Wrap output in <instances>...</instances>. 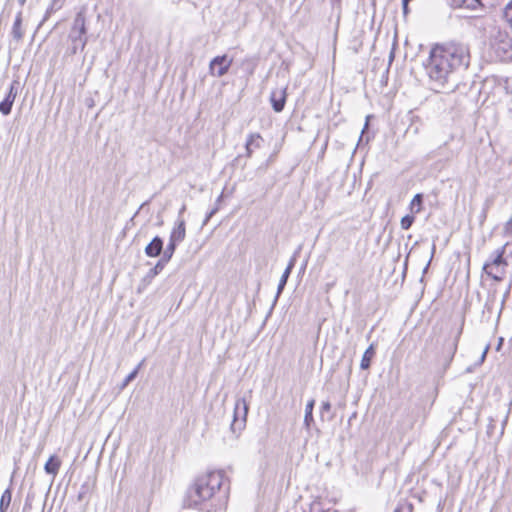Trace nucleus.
<instances>
[{
    "label": "nucleus",
    "mask_w": 512,
    "mask_h": 512,
    "mask_svg": "<svg viewBox=\"0 0 512 512\" xmlns=\"http://www.w3.org/2000/svg\"><path fill=\"white\" fill-rule=\"evenodd\" d=\"M470 62L469 49L463 44L436 45L425 64L431 89L436 92H452L459 83L460 74Z\"/></svg>",
    "instance_id": "f257e3e1"
},
{
    "label": "nucleus",
    "mask_w": 512,
    "mask_h": 512,
    "mask_svg": "<svg viewBox=\"0 0 512 512\" xmlns=\"http://www.w3.org/2000/svg\"><path fill=\"white\" fill-rule=\"evenodd\" d=\"M229 482L223 471H212L195 479L187 490L189 505L198 506L205 501L212 499L216 494L227 498Z\"/></svg>",
    "instance_id": "f03ea898"
},
{
    "label": "nucleus",
    "mask_w": 512,
    "mask_h": 512,
    "mask_svg": "<svg viewBox=\"0 0 512 512\" xmlns=\"http://www.w3.org/2000/svg\"><path fill=\"white\" fill-rule=\"evenodd\" d=\"M68 39L71 42L70 53L76 54L79 50L83 51L86 47L88 37H87V27H86V17H85V9H81L75 16L73 20L72 27L68 34Z\"/></svg>",
    "instance_id": "7ed1b4c3"
},
{
    "label": "nucleus",
    "mask_w": 512,
    "mask_h": 512,
    "mask_svg": "<svg viewBox=\"0 0 512 512\" xmlns=\"http://www.w3.org/2000/svg\"><path fill=\"white\" fill-rule=\"evenodd\" d=\"M505 246L497 249L492 255L490 261L485 262L483 271L493 280L500 282L504 279L507 261L504 258Z\"/></svg>",
    "instance_id": "20e7f679"
},
{
    "label": "nucleus",
    "mask_w": 512,
    "mask_h": 512,
    "mask_svg": "<svg viewBox=\"0 0 512 512\" xmlns=\"http://www.w3.org/2000/svg\"><path fill=\"white\" fill-rule=\"evenodd\" d=\"M248 411L249 404L246 397L237 398L234 406L233 421L231 423L233 432L241 431L245 427Z\"/></svg>",
    "instance_id": "39448f33"
},
{
    "label": "nucleus",
    "mask_w": 512,
    "mask_h": 512,
    "mask_svg": "<svg viewBox=\"0 0 512 512\" xmlns=\"http://www.w3.org/2000/svg\"><path fill=\"white\" fill-rule=\"evenodd\" d=\"M461 332H462V328H460L454 335H452V333H449L448 335H446L444 337L441 353L443 355V358L447 362L452 361V359L457 351L458 341H459Z\"/></svg>",
    "instance_id": "423d86ee"
},
{
    "label": "nucleus",
    "mask_w": 512,
    "mask_h": 512,
    "mask_svg": "<svg viewBox=\"0 0 512 512\" xmlns=\"http://www.w3.org/2000/svg\"><path fill=\"white\" fill-rule=\"evenodd\" d=\"M232 62L226 54L216 56L210 61L209 72L212 76L222 77L229 71Z\"/></svg>",
    "instance_id": "0eeeda50"
},
{
    "label": "nucleus",
    "mask_w": 512,
    "mask_h": 512,
    "mask_svg": "<svg viewBox=\"0 0 512 512\" xmlns=\"http://www.w3.org/2000/svg\"><path fill=\"white\" fill-rule=\"evenodd\" d=\"M286 88L275 89L271 92L270 101L275 112H281L286 103Z\"/></svg>",
    "instance_id": "6e6552de"
},
{
    "label": "nucleus",
    "mask_w": 512,
    "mask_h": 512,
    "mask_svg": "<svg viewBox=\"0 0 512 512\" xmlns=\"http://www.w3.org/2000/svg\"><path fill=\"white\" fill-rule=\"evenodd\" d=\"M185 236H186L185 221L183 219H178L170 233L169 241L178 245L185 239Z\"/></svg>",
    "instance_id": "1a4fd4ad"
},
{
    "label": "nucleus",
    "mask_w": 512,
    "mask_h": 512,
    "mask_svg": "<svg viewBox=\"0 0 512 512\" xmlns=\"http://www.w3.org/2000/svg\"><path fill=\"white\" fill-rule=\"evenodd\" d=\"M17 95V89L15 87V83L11 84L8 94L4 98L3 101L0 102V112L3 115L10 114L12 110L13 103L15 101Z\"/></svg>",
    "instance_id": "9d476101"
},
{
    "label": "nucleus",
    "mask_w": 512,
    "mask_h": 512,
    "mask_svg": "<svg viewBox=\"0 0 512 512\" xmlns=\"http://www.w3.org/2000/svg\"><path fill=\"white\" fill-rule=\"evenodd\" d=\"M263 142L264 140L259 133H250L245 144L246 156L251 157L255 149L261 148Z\"/></svg>",
    "instance_id": "9b49d317"
},
{
    "label": "nucleus",
    "mask_w": 512,
    "mask_h": 512,
    "mask_svg": "<svg viewBox=\"0 0 512 512\" xmlns=\"http://www.w3.org/2000/svg\"><path fill=\"white\" fill-rule=\"evenodd\" d=\"M163 251V239L155 236L151 242L145 247V254L148 257H158Z\"/></svg>",
    "instance_id": "f8f14e48"
},
{
    "label": "nucleus",
    "mask_w": 512,
    "mask_h": 512,
    "mask_svg": "<svg viewBox=\"0 0 512 512\" xmlns=\"http://www.w3.org/2000/svg\"><path fill=\"white\" fill-rule=\"evenodd\" d=\"M22 22H23L22 12L20 11L17 13L14 23H13V26H12V29H11V36H12L13 40L16 41L17 43L22 41L23 36H24V29L22 26Z\"/></svg>",
    "instance_id": "ddd939ff"
},
{
    "label": "nucleus",
    "mask_w": 512,
    "mask_h": 512,
    "mask_svg": "<svg viewBox=\"0 0 512 512\" xmlns=\"http://www.w3.org/2000/svg\"><path fill=\"white\" fill-rule=\"evenodd\" d=\"M294 265H295V258H291L286 269L284 270V272L279 280L278 287H277L276 299L279 297V295L282 293L284 287L286 286L288 278L292 272V269L294 268Z\"/></svg>",
    "instance_id": "4468645a"
},
{
    "label": "nucleus",
    "mask_w": 512,
    "mask_h": 512,
    "mask_svg": "<svg viewBox=\"0 0 512 512\" xmlns=\"http://www.w3.org/2000/svg\"><path fill=\"white\" fill-rule=\"evenodd\" d=\"M61 466V461L57 456L52 455L44 465V470L47 474L56 476Z\"/></svg>",
    "instance_id": "2eb2a0df"
},
{
    "label": "nucleus",
    "mask_w": 512,
    "mask_h": 512,
    "mask_svg": "<svg viewBox=\"0 0 512 512\" xmlns=\"http://www.w3.org/2000/svg\"><path fill=\"white\" fill-rule=\"evenodd\" d=\"M374 355H375L374 345L371 344L366 349V351L364 352V354L362 356V359H361V362H360V368L363 369V370L368 369L370 367V365H371V359L373 358Z\"/></svg>",
    "instance_id": "dca6fc26"
},
{
    "label": "nucleus",
    "mask_w": 512,
    "mask_h": 512,
    "mask_svg": "<svg viewBox=\"0 0 512 512\" xmlns=\"http://www.w3.org/2000/svg\"><path fill=\"white\" fill-rule=\"evenodd\" d=\"M315 400L311 399L308 401L305 407V415H304V425L307 429L310 428L311 423L314 421L313 419V408H314Z\"/></svg>",
    "instance_id": "f3484780"
},
{
    "label": "nucleus",
    "mask_w": 512,
    "mask_h": 512,
    "mask_svg": "<svg viewBox=\"0 0 512 512\" xmlns=\"http://www.w3.org/2000/svg\"><path fill=\"white\" fill-rule=\"evenodd\" d=\"M455 7H464L467 9L474 10L481 6L480 0H451Z\"/></svg>",
    "instance_id": "a211bd4d"
},
{
    "label": "nucleus",
    "mask_w": 512,
    "mask_h": 512,
    "mask_svg": "<svg viewBox=\"0 0 512 512\" xmlns=\"http://www.w3.org/2000/svg\"><path fill=\"white\" fill-rule=\"evenodd\" d=\"M144 362H145V359H143V360H142V361H141V362H140V363L135 367V369H134L132 372H130V373L126 376V378L123 380L122 384L120 385V389H124V388H126V387L128 386V384H129L130 382H132V381L137 377V375H138V373H139V370H140V369H141V367L143 366Z\"/></svg>",
    "instance_id": "6ab92c4d"
},
{
    "label": "nucleus",
    "mask_w": 512,
    "mask_h": 512,
    "mask_svg": "<svg viewBox=\"0 0 512 512\" xmlns=\"http://www.w3.org/2000/svg\"><path fill=\"white\" fill-rule=\"evenodd\" d=\"M12 499V491L10 488H7L0 499V512H6Z\"/></svg>",
    "instance_id": "aec40b11"
},
{
    "label": "nucleus",
    "mask_w": 512,
    "mask_h": 512,
    "mask_svg": "<svg viewBox=\"0 0 512 512\" xmlns=\"http://www.w3.org/2000/svg\"><path fill=\"white\" fill-rule=\"evenodd\" d=\"M176 248H177V245L174 244L173 242L169 241L166 248L163 249L160 259H162L164 262L168 263L171 260L173 254L175 253Z\"/></svg>",
    "instance_id": "412c9836"
},
{
    "label": "nucleus",
    "mask_w": 512,
    "mask_h": 512,
    "mask_svg": "<svg viewBox=\"0 0 512 512\" xmlns=\"http://www.w3.org/2000/svg\"><path fill=\"white\" fill-rule=\"evenodd\" d=\"M422 203H423V195L418 193L416 194L411 203H410V210L412 213H419L422 210Z\"/></svg>",
    "instance_id": "4be33fe9"
},
{
    "label": "nucleus",
    "mask_w": 512,
    "mask_h": 512,
    "mask_svg": "<svg viewBox=\"0 0 512 512\" xmlns=\"http://www.w3.org/2000/svg\"><path fill=\"white\" fill-rule=\"evenodd\" d=\"M495 49L496 51H498V49L503 50V55H500L501 59L509 58L512 55L511 44L509 41L502 40L498 47H496Z\"/></svg>",
    "instance_id": "5701e85b"
},
{
    "label": "nucleus",
    "mask_w": 512,
    "mask_h": 512,
    "mask_svg": "<svg viewBox=\"0 0 512 512\" xmlns=\"http://www.w3.org/2000/svg\"><path fill=\"white\" fill-rule=\"evenodd\" d=\"M166 264L167 263L164 262L162 259H159L158 262L155 264V266L152 269H150V271L148 272V276L154 277V276L158 275L164 269Z\"/></svg>",
    "instance_id": "b1692460"
},
{
    "label": "nucleus",
    "mask_w": 512,
    "mask_h": 512,
    "mask_svg": "<svg viewBox=\"0 0 512 512\" xmlns=\"http://www.w3.org/2000/svg\"><path fill=\"white\" fill-rule=\"evenodd\" d=\"M415 217L413 215H405L400 221L401 228L404 230L410 229L414 223Z\"/></svg>",
    "instance_id": "393cba45"
},
{
    "label": "nucleus",
    "mask_w": 512,
    "mask_h": 512,
    "mask_svg": "<svg viewBox=\"0 0 512 512\" xmlns=\"http://www.w3.org/2000/svg\"><path fill=\"white\" fill-rule=\"evenodd\" d=\"M504 18L512 28V0L509 1L504 8Z\"/></svg>",
    "instance_id": "a878e982"
},
{
    "label": "nucleus",
    "mask_w": 512,
    "mask_h": 512,
    "mask_svg": "<svg viewBox=\"0 0 512 512\" xmlns=\"http://www.w3.org/2000/svg\"><path fill=\"white\" fill-rule=\"evenodd\" d=\"M219 210V205L216 204V206L211 209V211L206 215L204 221H203V225H206L208 223V221L217 213V211Z\"/></svg>",
    "instance_id": "bb28decb"
},
{
    "label": "nucleus",
    "mask_w": 512,
    "mask_h": 512,
    "mask_svg": "<svg viewBox=\"0 0 512 512\" xmlns=\"http://www.w3.org/2000/svg\"><path fill=\"white\" fill-rule=\"evenodd\" d=\"M504 232L507 236L512 237V217L506 222Z\"/></svg>",
    "instance_id": "cd10ccee"
},
{
    "label": "nucleus",
    "mask_w": 512,
    "mask_h": 512,
    "mask_svg": "<svg viewBox=\"0 0 512 512\" xmlns=\"http://www.w3.org/2000/svg\"><path fill=\"white\" fill-rule=\"evenodd\" d=\"M331 410V403L329 401L322 402L320 406V413L323 416L324 412H329Z\"/></svg>",
    "instance_id": "c85d7f7f"
},
{
    "label": "nucleus",
    "mask_w": 512,
    "mask_h": 512,
    "mask_svg": "<svg viewBox=\"0 0 512 512\" xmlns=\"http://www.w3.org/2000/svg\"><path fill=\"white\" fill-rule=\"evenodd\" d=\"M410 1H405V0H402V10H403V14L406 16L408 13H409V5Z\"/></svg>",
    "instance_id": "c756f323"
},
{
    "label": "nucleus",
    "mask_w": 512,
    "mask_h": 512,
    "mask_svg": "<svg viewBox=\"0 0 512 512\" xmlns=\"http://www.w3.org/2000/svg\"><path fill=\"white\" fill-rule=\"evenodd\" d=\"M222 199H223V193H221V194L218 196V198H217V200H216V204H217V205H220V203L222 202Z\"/></svg>",
    "instance_id": "7c9ffc66"
},
{
    "label": "nucleus",
    "mask_w": 512,
    "mask_h": 512,
    "mask_svg": "<svg viewBox=\"0 0 512 512\" xmlns=\"http://www.w3.org/2000/svg\"><path fill=\"white\" fill-rule=\"evenodd\" d=\"M334 284V282L326 284V290L329 291V289H331L334 286Z\"/></svg>",
    "instance_id": "2f4dec72"
},
{
    "label": "nucleus",
    "mask_w": 512,
    "mask_h": 512,
    "mask_svg": "<svg viewBox=\"0 0 512 512\" xmlns=\"http://www.w3.org/2000/svg\"><path fill=\"white\" fill-rule=\"evenodd\" d=\"M393 58H394V52H393V51H391V53H390V55H389V60H390V62L393 60Z\"/></svg>",
    "instance_id": "473e14b6"
},
{
    "label": "nucleus",
    "mask_w": 512,
    "mask_h": 512,
    "mask_svg": "<svg viewBox=\"0 0 512 512\" xmlns=\"http://www.w3.org/2000/svg\"><path fill=\"white\" fill-rule=\"evenodd\" d=\"M487 350H488V347L485 348V350L483 351V354H482V360L485 358V355L487 353Z\"/></svg>",
    "instance_id": "72a5a7b5"
},
{
    "label": "nucleus",
    "mask_w": 512,
    "mask_h": 512,
    "mask_svg": "<svg viewBox=\"0 0 512 512\" xmlns=\"http://www.w3.org/2000/svg\"><path fill=\"white\" fill-rule=\"evenodd\" d=\"M20 2L23 4L25 2V0H20Z\"/></svg>",
    "instance_id": "f704fd0d"
}]
</instances>
